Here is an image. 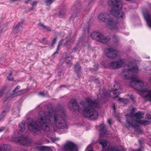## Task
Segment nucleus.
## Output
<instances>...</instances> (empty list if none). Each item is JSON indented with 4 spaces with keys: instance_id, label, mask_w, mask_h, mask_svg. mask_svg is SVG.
I'll return each instance as SVG.
<instances>
[{
    "instance_id": "1",
    "label": "nucleus",
    "mask_w": 151,
    "mask_h": 151,
    "mask_svg": "<svg viewBox=\"0 0 151 151\" xmlns=\"http://www.w3.org/2000/svg\"><path fill=\"white\" fill-rule=\"evenodd\" d=\"M47 113L44 111H40L37 121L32 120L27 123L29 130L32 132L35 135L40 132L41 129L45 132L50 130L49 124L51 122L53 109L52 106L48 108Z\"/></svg>"
},
{
    "instance_id": "2",
    "label": "nucleus",
    "mask_w": 151,
    "mask_h": 151,
    "mask_svg": "<svg viewBox=\"0 0 151 151\" xmlns=\"http://www.w3.org/2000/svg\"><path fill=\"white\" fill-rule=\"evenodd\" d=\"M80 104L84 106L83 112L85 117L91 120L98 118V113L95 109L99 108L100 106L99 103L96 101H93L89 98H86L85 101H81Z\"/></svg>"
},
{
    "instance_id": "3",
    "label": "nucleus",
    "mask_w": 151,
    "mask_h": 151,
    "mask_svg": "<svg viewBox=\"0 0 151 151\" xmlns=\"http://www.w3.org/2000/svg\"><path fill=\"white\" fill-rule=\"evenodd\" d=\"M60 113H55L53 116L52 123L59 129L65 131L68 128V126L65 120V111L63 108L60 110Z\"/></svg>"
},
{
    "instance_id": "4",
    "label": "nucleus",
    "mask_w": 151,
    "mask_h": 151,
    "mask_svg": "<svg viewBox=\"0 0 151 151\" xmlns=\"http://www.w3.org/2000/svg\"><path fill=\"white\" fill-rule=\"evenodd\" d=\"M108 3L112 8L110 11L112 15L122 20L125 18V15L122 11L123 5L119 0H109Z\"/></svg>"
},
{
    "instance_id": "5",
    "label": "nucleus",
    "mask_w": 151,
    "mask_h": 151,
    "mask_svg": "<svg viewBox=\"0 0 151 151\" xmlns=\"http://www.w3.org/2000/svg\"><path fill=\"white\" fill-rule=\"evenodd\" d=\"M136 109L135 108H132L130 114L127 116L126 121L128 124V127L135 128L138 126L139 124H142V120L140 119L142 118V112H138L134 114V112Z\"/></svg>"
},
{
    "instance_id": "6",
    "label": "nucleus",
    "mask_w": 151,
    "mask_h": 151,
    "mask_svg": "<svg viewBox=\"0 0 151 151\" xmlns=\"http://www.w3.org/2000/svg\"><path fill=\"white\" fill-rule=\"evenodd\" d=\"M98 18L100 21L106 23L111 29L116 30L118 29L119 24L117 21L110 17L109 15L107 13H101L98 16Z\"/></svg>"
},
{
    "instance_id": "7",
    "label": "nucleus",
    "mask_w": 151,
    "mask_h": 151,
    "mask_svg": "<svg viewBox=\"0 0 151 151\" xmlns=\"http://www.w3.org/2000/svg\"><path fill=\"white\" fill-rule=\"evenodd\" d=\"M124 78L127 80H130V85L137 91V93L142 96V85L141 81L138 79L137 76L134 75V76H128L125 75Z\"/></svg>"
},
{
    "instance_id": "8",
    "label": "nucleus",
    "mask_w": 151,
    "mask_h": 151,
    "mask_svg": "<svg viewBox=\"0 0 151 151\" xmlns=\"http://www.w3.org/2000/svg\"><path fill=\"white\" fill-rule=\"evenodd\" d=\"M91 37L93 39L105 44L107 43L110 40L109 37H105L100 32H93L91 34Z\"/></svg>"
},
{
    "instance_id": "9",
    "label": "nucleus",
    "mask_w": 151,
    "mask_h": 151,
    "mask_svg": "<svg viewBox=\"0 0 151 151\" xmlns=\"http://www.w3.org/2000/svg\"><path fill=\"white\" fill-rule=\"evenodd\" d=\"M107 141L104 140H101L99 143L102 146L103 151H124L123 149L119 148L117 146L109 145L107 146Z\"/></svg>"
},
{
    "instance_id": "10",
    "label": "nucleus",
    "mask_w": 151,
    "mask_h": 151,
    "mask_svg": "<svg viewBox=\"0 0 151 151\" xmlns=\"http://www.w3.org/2000/svg\"><path fill=\"white\" fill-rule=\"evenodd\" d=\"M12 139L13 141L17 143L26 146L29 145L32 142V140L28 136H25L23 135H22L20 137H13Z\"/></svg>"
},
{
    "instance_id": "11",
    "label": "nucleus",
    "mask_w": 151,
    "mask_h": 151,
    "mask_svg": "<svg viewBox=\"0 0 151 151\" xmlns=\"http://www.w3.org/2000/svg\"><path fill=\"white\" fill-rule=\"evenodd\" d=\"M105 55L110 58H113L117 56V51L114 49L111 48H106L104 50Z\"/></svg>"
},
{
    "instance_id": "12",
    "label": "nucleus",
    "mask_w": 151,
    "mask_h": 151,
    "mask_svg": "<svg viewBox=\"0 0 151 151\" xmlns=\"http://www.w3.org/2000/svg\"><path fill=\"white\" fill-rule=\"evenodd\" d=\"M68 106L70 110H73L75 112H78L80 110L79 106L76 100L74 99L71 100L68 103Z\"/></svg>"
},
{
    "instance_id": "13",
    "label": "nucleus",
    "mask_w": 151,
    "mask_h": 151,
    "mask_svg": "<svg viewBox=\"0 0 151 151\" xmlns=\"http://www.w3.org/2000/svg\"><path fill=\"white\" fill-rule=\"evenodd\" d=\"M64 150L68 151H78L77 145L73 143L69 142L63 147Z\"/></svg>"
},
{
    "instance_id": "14",
    "label": "nucleus",
    "mask_w": 151,
    "mask_h": 151,
    "mask_svg": "<svg viewBox=\"0 0 151 151\" xmlns=\"http://www.w3.org/2000/svg\"><path fill=\"white\" fill-rule=\"evenodd\" d=\"M125 64L124 60L121 59L116 61L112 62L109 65L113 69H117L123 67Z\"/></svg>"
},
{
    "instance_id": "15",
    "label": "nucleus",
    "mask_w": 151,
    "mask_h": 151,
    "mask_svg": "<svg viewBox=\"0 0 151 151\" xmlns=\"http://www.w3.org/2000/svg\"><path fill=\"white\" fill-rule=\"evenodd\" d=\"M144 88L142 86V97L145 100L151 101V90L144 89Z\"/></svg>"
},
{
    "instance_id": "16",
    "label": "nucleus",
    "mask_w": 151,
    "mask_h": 151,
    "mask_svg": "<svg viewBox=\"0 0 151 151\" xmlns=\"http://www.w3.org/2000/svg\"><path fill=\"white\" fill-rule=\"evenodd\" d=\"M114 89L112 92L114 98H117L121 93L122 89L120 88V85L119 83H116L114 85Z\"/></svg>"
},
{
    "instance_id": "17",
    "label": "nucleus",
    "mask_w": 151,
    "mask_h": 151,
    "mask_svg": "<svg viewBox=\"0 0 151 151\" xmlns=\"http://www.w3.org/2000/svg\"><path fill=\"white\" fill-rule=\"evenodd\" d=\"M100 134L101 137L106 134L107 131L106 130L105 126L103 124H101L99 126Z\"/></svg>"
},
{
    "instance_id": "18",
    "label": "nucleus",
    "mask_w": 151,
    "mask_h": 151,
    "mask_svg": "<svg viewBox=\"0 0 151 151\" xmlns=\"http://www.w3.org/2000/svg\"><path fill=\"white\" fill-rule=\"evenodd\" d=\"M144 15L145 19L147 21L148 25L151 28V16L148 12L144 14Z\"/></svg>"
},
{
    "instance_id": "19",
    "label": "nucleus",
    "mask_w": 151,
    "mask_h": 151,
    "mask_svg": "<svg viewBox=\"0 0 151 151\" xmlns=\"http://www.w3.org/2000/svg\"><path fill=\"white\" fill-rule=\"evenodd\" d=\"M10 109V106H6L4 108V109L0 115V121L1 120L6 116V113Z\"/></svg>"
},
{
    "instance_id": "20",
    "label": "nucleus",
    "mask_w": 151,
    "mask_h": 151,
    "mask_svg": "<svg viewBox=\"0 0 151 151\" xmlns=\"http://www.w3.org/2000/svg\"><path fill=\"white\" fill-rule=\"evenodd\" d=\"M138 67L137 66H134L131 68L127 69L124 70V72H128L129 71H132L135 73H137L138 71Z\"/></svg>"
},
{
    "instance_id": "21",
    "label": "nucleus",
    "mask_w": 151,
    "mask_h": 151,
    "mask_svg": "<svg viewBox=\"0 0 151 151\" xmlns=\"http://www.w3.org/2000/svg\"><path fill=\"white\" fill-rule=\"evenodd\" d=\"M37 148L40 151H52L51 148L49 147L41 146L38 147Z\"/></svg>"
},
{
    "instance_id": "22",
    "label": "nucleus",
    "mask_w": 151,
    "mask_h": 151,
    "mask_svg": "<svg viewBox=\"0 0 151 151\" xmlns=\"http://www.w3.org/2000/svg\"><path fill=\"white\" fill-rule=\"evenodd\" d=\"M26 91V90L25 89H21L20 90H19L18 91H17L16 93H14V95L15 96H19L21 95L22 94L24 93Z\"/></svg>"
},
{
    "instance_id": "23",
    "label": "nucleus",
    "mask_w": 151,
    "mask_h": 151,
    "mask_svg": "<svg viewBox=\"0 0 151 151\" xmlns=\"http://www.w3.org/2000/svg\"><path fill=\"white\" fill-rule=\"evenodd\" d=\"M22 122L21 123H20L19 124V127L20 128V129L19 131L20 132H23L25 129V122Z\"/></svg>"
},
{
    "instance_id": "24",
    "label": "nucleus",
    "mask_w": 151,
    "mask_h": 151,
    "mask_svg": "<svg viewBox=\"0 0 151 151\" xmlns=\"http://www.w3.org/2000/svg\"><path fill=\"white\" fill-rule=\"evenodd\" d=\"M66 10L65 8L61 9L59 12V16L60 17H62L64 16L65 14Z\"/></svg>"
},
{
    "instance_id": "25",
    "label": "nucleus",
    "mask_w": 151,
    "mask_h": 151,
    "mask_svg": "<svg viewBox=\"0 0 151 151\" xmlns=\"http://www.w3.org/2000/svg\"><path fill=\"white\" fill-rule=\"evenodd\" d=\"M38 1H34L31 4L32 7L29 9V11L34 10L35 9V7L37 5Z\"/></svg>"
},
{
    "instance_id": "26",
    "label": "nucleus",
    "mask_w": 151,
    "mask_h": 151,
    "mask_svg": "<svg viewBox=\"0 0 151 151\" xmlns=\"http://www.w3.org/2000/svg\"><path fill=\"white\" fill-rule=\"evenodd\" d=\"M75 68L76 69V70L78 75L80 73V70L81 69V67L79 66L78 63H77L74 65Z\"/></svg>"
},
{
    "instance_id": "27",
    "label": "nucleus",
    "mask_w": 151,
    "mask_h": 151,
    "mask_svg": "<svg viewBox=\"0 0 151 151\" xmlns=\"http://www.w3.org/2000/svg\"><path fill=\"white\" fill-rule=\"evenodd\" d=\"M44 3L47 6H50L55 1V0H42Z\"/></svg>"
},
{
    "instance_id": "28",
    "label": "nucleus",
    "mask_w": 151,
    "mask_h": 151,
    "mask_svg": "<svg viewBox=\"0 0 151 151\" xmlns=\"http://www.w3.org/2000/svg\"><path fill=\"white\" fill-rule=\"evenodd\" d=\"M118 101L125 104H127L129 101V100L127 99L120 98H119Z\"/></svg>"
},
{
    "instance_id": "29",
    "label": "nucleus",
    "mask_w": 151,
    "mask_h": 151,
    "mask_svg": "<svg viewBox=\"0 0 151 151\" xmlns=\"http://www.w3.org/2000/svg\"><path fill=\"white\" fill-rule=\"evenodd\" d=\"M119 38L116 35H114L113 36V42L118 44L119 43Z\"/></svg>"
},
{
    "instance_id": "30",
    "label": "nucleus",
    "mask_w": 151,
    "mask_h": 151,
    "mask_svg": "<svg viewBox=\"0 0 151 151\" xmlns=\"http://www.w3.org/2000/svg\"><path fill=\"white\" fill-rule=\"evenodd\" d=\"M62 58L65 60H67L68 58H72V56L71 55H68L66 53H64L63 55Z\"/></svg>"
},
{
    "instance_id": "31",
    "label": "nucleus",
    "mask_w": 151,
    "mask_h": 151,
    "mask_svg": "<svg viewBox=\"0 0 151 151\" xmlns=\"http://www.w3.org/2000/svg\"><path fill=\"white\" fill-rule=\"evenodd\" d=\"M23 20H21L18 23V24H16V25L15 24L14 26L13 29H16L17 28H19V27L20 25L21 24H23Z\"/></svg>"
},
{
    "instance_id": "32",
    "label": "nucleus",
    "mask_w": 151,
    "mask_h": 151,
    "mask_svg": "<svg viewBox=\"0 0 151 151\" xmlns=\"http://www.w3.org/2000/svg\"><path fill=\"white\" fill-rule=\"evenodd\" d=\"M8 146V145H4L2 148L0 147V151H6V150L8 149L7 148Z\"/></svg>"
},
{
    "instance_id": "33",
    "label": "nucleus",
    "mask_w": 151,
    "mask_h": 151,
    "mask_svg": "<svg viewBox=\"0 0 151 151\" xmlns=\"http://www.w3.org/2000/svg\"><path fill=\"white\" fill-rule=\"evenodd\" d=\"M150 122L149 121L146 120H142V124L144 125H147L150 124Z\"/></svg>"
},
{
    "instance_id": "34",
    "label": "nucleus",
    "mask_w": 151,
    "mask_h": 151,
    "mask_svg": "<svg viewBox=\"0 0 151 151\" xmlns=\"http://www.w3.org/2000/svg\"><path fill=\"white\" fill-rule=\"evenodd\" d=\"M147 143L148 145L151 147V135L148 137Z\"/></svg>"
},
{
    "instance_id": "35",
    "label": "nucleus",
    "mask_w": 151,
    "mask_h": 151,
    "mask_svg": "<svg viewBox=\"0 0 151 151\" xmlns=\"http://www.w3.org/2000/svg\"><path fill=\"white\" fill-rule=\"evenodd\" d=\"M79 47V46L78 45H76L73 48V49L72 52L75 53L76 52Z\"/></svg>"
},
{
    "instance_id": "36",
    "label": "nucleus",
    "mask_w": 151,
    "mask_h": 151,
    "mask_svg": "<svg viewBox=\"0 0 151 151\" xmlns=\"http://www.w3.org/2000/svg\"><path fill=\"white\" fill-rule=\"evenodd\" d=\"M66 63L67 65V66L68 67H71V62L70 60H65Z\"/></svg>"
},
{
    "instance_id": "37",
    "label": "nucleus",
    "mask_w": 151,
    "mask_h": 151,
    "mask_svg": "<svg viewBox=\"0 0 151 151\" xmlns=\"http://www.w3.org/2000/svg\"><path fill=\"white\" fill-rule=\"evenodd\" d=\"M57 39V37H56L54 38L52 43V46H53V45L56 43Z\"/></svg>"
},
{
    "instance_id": "38",
    "label": "nucleus",
    "mask_w": 151,
    "mask_h": 151,
    "mask_svg": "<svg viewBox=\"0 0 151 151\" xmlns=\"http://www.w3.org/2000/svg\"><path fill=\"white\" fill-rule=\"evenodd\" d=\"M20 88V86L19 85H18L13 90V93H14L17 90L19 89Z\"/></svg>"
},
{
    "instance_id": "39",
    "label": "nucleus",
    "mask_w": 151,
    "mask_h": 151,
    "mask_svg": "<svg viewBox=\"0 0 151 151\" xmlns=\"http://www.w3.org/2000/svg\"><path fill=\"white\" fill-rule=\"evenodd\" d=\"M86 150L87 151H93L92 150V148L90 145L88 146Z\"/></svg>"
},
{
    "instance_id": "40",
    "label": "nucleus",
    "mask_w": 151,
    "mask_h": 151,
    "mask_svg": "<svg viewBox=\"0 0 151 151\" xmlns=\"http://www.w3.org/2000/svg\"><path fill=\"white\" fill-rule=\"evenodd\" d=\"M93 82H95L96 83L99 84V81L98 78L94 79L93 80Z\"/></svg>"
},
{
    "instance_id": "41",
    "label": "nucleus",
    "mask_w": 151,
    "mask_h": 151,
    "mask_svg": "<svg viewBox=\"0 0 151 151\" xmlns=\"http://www.w3.org/2000/svg\"><path fill=\"white\" fill-rule=\"evenodd\" d=\"M44 29L49 32H50L51 31V29L50 27H47L46 26H45Z\"/></svg>"
},
{
    "instance_id": "42",
    "label": "nucleus",
    "mask_w": 151,
    "mask_h": 151,
    "mask_svg": "<svg viewBox=\"0 0 151 151\" xmlns=\"http://www.w3.org/2000/svg\"><path fill=\"white\" fill-rule=\"evenodd\" d=\"M7 78L9 81H13L14 80V79L13 77H11L9 76H7Z\"/></svg>"
},
{
    "instance_id": "43",
    "label": "nucleus",
    "mask_w": 151,
    "mask_h": 151,
    "mask_svg": "<svg viewBox=\"0 0 151 151\" xmlns=\"http://www.w3.org/2000/svg\"><path fill=\"white\" fill-rule=\"evenodd\" d=\"M146 118L150 120H151V115L149 114H147L146 115Z\"/></svg>"
},
{
    "instance_id": "44",
    "label": "nucleus",
    "mask_w": 151,
    "mask_h": 151,
    "mask_svg": "<svg viewBox=\"0 0 151 151\" xmlns=\"http://www.w3.org/2000/svg\"><path fill=\"white\" fill-rule=\"evenodd\" d=\"M6 129V128L4 127H1L0 128V133L3 132Z\"/></svg>"
},
{
    "instance_id": "45",
    "label": "nucleus",
    "mask_w": 151,
    "mask_h": 151,
    "mask_svg": "<svg viewBox=\"0 0 151 151\" xmlns=\"http://www.w3.org/2000/svg\"><path fill=\"white\" fill-rule=\"evenodd\" d=\"M77 17V16L76 14H74V13L73 14L71 17V19H74L76 17Z\"/></svg>"
},
{
    "instance_id": "46",
    "label": "nucleus",
    "mask_w": 151,
    "mask_h": 151,
    "mask_svg": "<svg viewBox=\"0 0 151 151\" xmlns=\"http://www.w3.org/2000/svg\"><path fill=\"white\" fill-rule=\"evenodd\" d=\"M38 25L40 27H42L44 29L45 26V25L41 23H39L38 24Z\"/></svg>"
},
{
    "instance_id": "47",
    "label": "nucleus",
    "mask_w": 151,
    "mask_h": 151,
    "mask_svg": "<svg viewBox=\"0 0 151 151\" xmlns=\"http://www.w3.org/2000/svg\"><path fill=\"white\" fill-rule=\"evenodd\" d=\"M99 69V66L98 65H95V67L93 68V69L95 70H98Z\"/></svg>"
},
{
    "instance_id": "48",
    "label": "nucleus",
    "mask_w": 151,
    "mask_h": 151,
    "mask_svg": "<svg viewBox=\"0 0 151 151\" xmlns=\"http://www.w3.org/2000/svg\"><path fill=\"white\" fill-rule=\"evenodd\" d=\"M63 40H61L59 42L58 45L59 46H61L62 44H63Z\"/></svg>"
},
{
    "instance_id": "49",
    "label": "nucleus",
    "mask_w": 151,
    "mask_h": 151,
    "mask_svg": "<svg viewBox=\"0 0 151 151\" xmlns=\"http://www.w3.org/2000/svg\"><path fill=\"white\" fill-rule=\"evenodd\" d=\"M4 90L2 89L0 91V97L4 93Z\"/></svg>"
},
{
    "instance_id": "50",
    "label": "nucleus",
    "mask_w": 151,
    "mask_h": 151,
    "mask_svg": "<svg viewBox=\"0 0 151 151\" xmlns=\"http://www.w3.org/2000/svg\"><path fill=\"white\" fill-rule=\"evenodd\" d=\"M113 110H114V112H115V110H116V107L115 106L114 104L113 106Z\"/></svg>"
},
{
    "instance_id": "51",
    "label": "nucleus",
    "mask_w": 151,
    "mask_h": 151,
    "mask_svg": "<svg viewBox=\"0 0 151 151\" xmlns=\"http://www.w3.org/2000/svg\"><path fill=\"white\" fill-rule=\"evenodd\" d=\"M108 124L110 125H111V120L109 119L108 120Z\"/></svg>"
},
{
    "instance_id": "52",
    "label": "nucleus",
    "mask_w": 151,
    "mask_h": 151,
    "mask_svg": "<svg viewBox=\"0 0 151 151\" xmlns=\"http://www.w3.org/2000/svg\"><path fill=\"white\" fill-rule=\"evenodd\" d=\"M130 98L132 100L134 99V96L132 95H130L129 96Z\"/></svg>"
},
{
    "instance_id": "53",
    "label": "nucleus",
    "mask_w": 151,
    "mask_h": 151,
    "mask_svg": "<svg viewBox=\"0 0 151 151\" xmlns=\"http://www.w3.org/2000/svg\"><path fill=\"white\" fill-rule=\"evenodd\" d=\"M70 40H67L66 42H65V45H67L68 43L69 42H70Z\"/></svg>"
},
{
    "instance_id": "54",
    "label": "nucleus",
    "mask_w": 151,
    "mask_h": 151,
    "mask_svg": "<svg viewBox=\"0 0 151 151\" xmlns=\"http://www.w3.org/2000/svg\"><path fill=\"white\" fill-rule=\"evenodd\" d=\"M60 46L59 45H58V46H57V50L58 52V50H59V48H60Z\"/></svg>"
},
{
    "instance_id": "55",
    "label": "nucleus",
    "mask_w": 151,
    "mask_h": 151,
    "mask_svg": "<svg viewBox=\"0 0 151 151\" xmlns=\"http://www.w3.org/2000/svg\"><path fill=\"white\" fill-rule=\"evenodd\" d=\"M58 53V51H56L52 54V55L54 56L57 53Z\"/></svg>"
},
{
    "instance_id": "56",
    "label": "nucleus",
    "mask_w": 151,
    "mask_h": 151,
    "mask_svg": "<svg viewBox=\"0 0 151 151\" xmlns=\"http://www.w3.org/2000/svg\"><path fill=\"white\" fill-rule=\"evenodd\" d=\"M12 72H10L8 76H9L11 77V76H12Z\"/></svg>"
},
{
    "instance_id": "57",
    "label": "nucleus",
    "mask_w": 151,
    "mask_h": 151,
    "mask_svg": "<svg viewBox=\"0 0 151 151\" xmlns=\"http://www.w3.org/2000/svg\"><path fill=\"white\" fill-rule=\"evenodd\" d=\"M75 9V12H76V11H77V8H76V6H73V8Z\"/></svg>"
},
{
    "instance_id": "58",
    "label": "nucleus",
    "mask_w": 151,
    "mask_h": 151,
    "mask_svg": "<svg viewBox=\"0 0 151 151\" xmlns=\"http://www.w3.org/2000/svg\"><path fill=\"white\" fill-rule=\"evenodd\" d=\"M46 38H42V40L43 41H44V40H46Z\"/></svg>"
},
{
    "instance_id": "59",
    "label": "nucleus",
    "mask_w": 151,
    "mask_h": 151,
    "mask_svg": "<svg viewBox=\"0 0 151 151\" xmlns=\"http://www.w3.org/2000/svg\"><path fill=\"white\" fill-rule=\"evenodd\" d=\"M40 94L41 95H43L44 94V93L43 92H41L40 93Z\"/></svg>"
},
{
    "instance_id": "60",
    "label": "nucleus",
    "mask_w": 151,
    "mask_h": 151,
    "mask_svg": "<svg viewBox=\"0 0 151 151\" xmlns=\"http://www.w3.org/2000/svg\"><path fill=\"white\" fill-rule=\"evenodd\" d=\"M139 143H140V145H141V140H139Z\"/></svg>"
},
{
    "instance_id": "61",
    "label": "nucleus",
    "mask_w": 151,
    "mask_h": 151,
    "mask_svg": "<svg viewBox=\"0 0 151 151\" xmlns=\"http://www.w3.org/2000/svg\"><path fill=\"white\" fill-rule=\"evenodd\" d=\"M147 58H149V57H148Z\"/></svg>"
}]
</instances>
